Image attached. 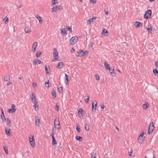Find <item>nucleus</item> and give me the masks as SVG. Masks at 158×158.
Returning a JSON list of instances; mask_svg holds the SVG:
<instances>
[{"label":"nucleus","mask_w":158,"mask_h":158,"mask_svg":"<svg viewBox=\"0 0 158 158\" xmlns=\"http://www.w3.org/2000/svg\"><path fill=\"white\" fill-rule=\"evenodd\" d=\"M104 64L105 68L106 69H108L109 70L110 73L113 76H115V73L114 71V69L113 68H110V65L107 64L106 62H105Z\"/></svg>","instance_id":"obj_1"},{"label":"nucleus","mask_w":158,"mask_h":158,"mask_svg":"<svg viewBox=\"0 0 158 158\" xmlns=\"http://www.w3.org/2000/svg\"><path fill=\"white\" fill-rule=\"evenodd\" d=\"M54 127L55 128L58 130H59L60 128V122L58 118L57 119L56 118L54 121Z\"/></svg>","instance_id":"obj_2"},{"label":"nucleus","mask_w":158,"mask_h":158,"mask_svg":"<svg viewBox=\"0 0 158 158\" xmlns=\"http://www.w3.org/2000/svg\"><path fill=\"white\" fill-rule=\"evenodd\" d=\"M152 11L150 10H147L144 15V17L147 19H149L150 18L152 14Z\"/></svg>","instance_id":"obj_3"},{"label":"nucleus","mask_w":158,"mask_h":158,"mask_svg":"<svg viewBox=\"0 0 158 158\" xmlns=\"http://www.w3.org/2000/svg\"><path fill=\"white\" fill-rule=\"evenodd\" d=\"M78 38L77 36L72 37L70 40V45L74 44L77 41Z\"/></svg>","instance_id":"obj_4"},{"label":"nucleus","mask_w":158,"mask_h":158,"mask_svg":"<svg viewBox=\"0 0 158 158\" xmlns=\"http://www.w3.org/2000/svg\"><path fill=\"white\" fill-rule=\"evenodd\" d=\"M53 54L54 56V59L53 60V61H55L58 58V53L55 48H54Z\"/></svg>","instance_id":"obj_5"},{"label":"nucleus","mask_w":158,"mask_h":158,"mask_svg":"<svg viewBox=\"0 0 158 158\" xmlns=\"http://www.w3.org/2000/svg\"><path fill=\"white\" fill-rule=\"evenodd\" d=\"M63 9V7L61 5H56L54 6L52 9V12H55L57 10H60Z\"/></svg>","instance_id":"obj_6"},{"label":"nucleus","mask_w":158,"mask_h":158,"mask_svg":"<svg viewBox=\"0 0 158 158\" xmlns=\"http://www.w3.org/2000/svg\"><path fill=\"white\" fill-rule=\"evenodd\" d=\"M154 124L153 122L150 123L149 124V129L148 132V134H150L152 132L154 129Z\"/></svg>","instance_id":"obj_7"},{"label":"nucleus","mask_w":158,"mask_h":158,"mask_svg":"<svg viewBox=\"0 0 158 158\" xmlns=\"http://www.w3.org/2000/svg\"><path fill=\"white\" fill-rule=\"evenodd\" d=\"M35 125L38 127H39L40 124V118L39 117L36 116L35 117Z\"/></svg>","instance_id":"obj_8"},{"label":"nucleus","mask_w":158,"mask_h":158,"mask_svg":"<svg viewBox=\"0 0 158 158\" xmlns=\"http://www.w3.org/2000/svg\"><path fill=\"white\" fill-rule=\"evenodd\" d=\"M85 52L83 50H80L76 54V55L77 56H82L84 55Z\"/></svg>","instance_id":"obj_9"},{"label":"nucleus","mask_w":158,"mask_h":158,"mask_svg":"<svg viewBox=\"0 0 158 158\" xmlns=\"http://www.w3.org/2000/svg\"><path fill=\"white\" fill-rule=\"evenodd\" d=\"M37 42H34L32 44V47L31 49L32 51L34 52L35 51L37 46Z\"/></svg>","instance_id":"obj_10"},{"label":"nucleus","mask_w":158,"mask_h":158,"mask_svg":"<svg viewBox=\"0 0 158 158\" xmlns=\"http://www.w3.org/2000/svg\"><path fill=\"white\" fill-rule=\"evenodd\" d=\"M34 104V107L35 108L34 109L35 111H38L39 110L38 105L37 102H36L35 100L33 102Z\"/></svg>","instance_id":"obj_11"},{"label":"nucleus","mask_w":158,"mask_h":158,"mask_svg":"<svg viewBox=\"0 0 158 158\" xmlns=\"http://www.w3.org/2000/svg\"><path fill=\"white\" fill-rule=\"evenodd\" d=\"M42 63L41 61L40 60H39L38 59H35L33 61V63L34 65H36L38 64H41Z\"/></svg>","instance_id":"obj_12"},{"label":"nucleus","mask_w":158,"mask_h":158,"mask_svg":"<svg viewBox=\"0 0 158 158\" xmlns=\"http://www.w3.org/2000/svg\"><path fill=\"white\" fill-rule=\"evenodd\" d=\"M30 97L31 98L32 102L33 103V102L35 100L36 102H37L36 101V98L35 95L34 94H32L30 95Z\"/></svg>","instance_id":"obj_13"},{"label":"nucleus","mask_w":158,"mask_h":158,"mask_svg":"<svg viewBox=\"0 0 158 158\" xmlns=\"http://www.w3.org/2000/svg\"><path fill=\"white\" fill-rule=\"evenodd\" d=\"M6 125L7 126L9 127H11L12 125V123L10 120L9 118H7L6 119Z\"/></svg>","instance_id":"obj_14"},{"label":"nucleus","mask_w":158,"mask_h":158,"mask_svg":"<svg viewBox=\"0 0 158 158\" xmlns=\"http://www.w3.org/2000/svg\"><path fill=\"white\" fill-rule=\"evenodd\" d=\"M135 26L136 28H138L142 26V24L139 22L136 21Z\"/></svg>","instance_id":"obj_15"},{"label":"nucleus","mask_w":158,"mask_h":158,"mask_svg":"<svg viewBox=\"0 0 158 158\" xmlns=\"http://www.w3.org/2000/svg\"><path fill=\"white\" fill-rule=\"evenodd\" d=\"M146 28L149 33L152 32V28L151 25H150L149 26H148V27H146Z\"/></svg>","instance_id":"obj_16"},{"label":"nucleus","mask_w":158,"mask_h":158,"mask_svg":"<svg viewBox=\"0 0 158 158\" xmlns=\"http://www.w3.org/2000/svg\"><path fill=\"white\" fill-rule=\"evenodd\" d=\"M146 133V132H143L141 134H140L139 137L138 141H139V140L143 139V135Z\"/></svg>","instance_id":"obj_17"},{"label":"nucleus","mask_w":158,"mask_h":158,"mask_svg":"<svg viewBox=\"0 0 158 158\" xmlns=\"http://www.w3.org/2000/svg\"><path fill=\"white\" fill-rule=\"evenodd\" d=\"M64 65V64L62 62H60L58 64L57 67L59 69H61L62 68Z\"/></svg>","instance_id":"obj_18"},{"label":"nucleus","mask_w":158,"mask_h":158,"mask_svg":"<svg viewBox=\"0 0 158 158\" xmlns=\"http://www.w3.org/2000/svg\"><path fill=\"white\" fill-rule=\"evenodd\" d=\"M4 80L5 81H8L10 80V77L8 75H6L4 77Z\"/></svg>","instance_id":"obj_19"},{"label":"nucleus","mask_w":158,"mask_h":158,"mask_svg":"<svg viewBox=\"0 0 158 158\" xmlns=\"http://www.w3.org/2000/svg\"><path fill=\"white\" fill-rule=\"evenodd\" d=\"M65 83L67 84L68 83L69 81L68 78L69 77V76L67 75L66 74H65Z\"/></svg>","instance_id":"obj_20"},{"label":"nucleus","mask_w":158,"mask_h":158,"mask_svg":"<svg viewBox=\"0 0 158 158\" xmlns=\"http://www.w3.org/2000/svg\"><path fill=\"white\" fill-rule=\"evenodd\" d=\"M5 132L6 134L7 135V136H9L10 135V129L9 128H6L5 129Z\"/></svg>","instance_id":"obj_21"},{"label":"nucleus","mask_w":158,"mask_h":158,"mask_svg":"<svg viewBox=\"0 0 158 158\" xmlns=\"http://www.w3.org/2000/svg\"><path fill=\"white\" fill-rule=\"evenodd\" d=\"M1 118L2 119L3 121H4V120H5L6 119L4 116L3 112L2 111V112L1 113Z\"/></svg>","instance_id":"obj_22"},{"label":"nucleus","mask_w":158,"mask_h":158,"mask_svg":"<svg viewBox=\"0 0 158 158\" xmlns=\"http://www.w3.org/2000/svg\"><path fill=\"white\" fill-rule=\"evenodd\" d=\"M45 70L47 73L49 74V70H50V68L49 66L45 65Z\"/></svg>","instance_id":"obj_23"},{"label":"nucleus","mask_w":158,"mask_h":158,"mask_svg":"<svg viewBox=\"0 0 158 158\" xmlns=\"http://www.w3.org/2000/svg\"><path fill=\"white\" fill-rule=\"evenodd\" d=\"M60 32L61 34H65V35H66L67 34V32L64 28H63L61 29Z\"/></svg>","instance_id":"obj_24"},{"label":"nucleus","mask_w":158,"mask_h":158,"mask_svg":"<svg viewBox=\"0 0 158 158\" xmlns=\"http://www.w3.org/2000/svg\"><path fill=\"white\" fill-rule=\"evenodd\" d=\"M52 94L53 98H56V94L55 90H53L52 91Z\"/></svg>","instance_id":"obj_25"},{"label":"nucleus","mask_w":158,"mask_h":158,"mask_svg":"<svg viewBox=\"0 0 158 158\" xmlns=\"http://www.w3.org/2000/svg\"><path fill=\"white\" fill-rule=\"evenodd\" d=\"M36 17L38 19L39 23H42L43 20L41 17L40 16L37 15V16H36Z\"/></svg>","instance_id":"obj_26"},{"label":"nucleus","mask_w":158,"mask_h":158,"mask_svg":"<svg viewBox=\"0 0 158 158\" xmlns=\"http://www.w3.org/2000/svg\"><path fill=\"white\" fill-rule=\"evenodd\" d=\"M30 143L32 147L34 148L35 147V139H34V141H31V142Z\"/></svg>","instance_id":"obj_27"},{"label":"nucleus","mask_w":158,"mask_h":158,"mask_svg":"<svg viewBox=\"0 0 158 158\" xmlns=\"http://www.w3.org/2000/svg\"><path fill=\"white\" fill-rule=\"evenodd\" d=\"M76 140L79 141H81L82 139V138L81 136H76Z\"/></svg>","instance_id":"obj_28"},{"label":"nucleus","mask_w":158,"mask_h":158,"mask_svg":"<svg viewBox=\"0 0 158 158\" xmlns=\"http://www.w3.org/2000/svg\"><path fill=\"white\" fill-rule=\"evenodd\" d=\"M11 109H13V111H15L16 110V106L15 104H12V105L11 106Z\"/></svg>","instance_id":"obj_29"},{"label":"nucleus","mask_w":158,"mask_h":158,"mask_svg":"<svg viewBox=\"0 0 158 158\" xmlns=\"http://www.w3.org/2000/svg\"><path fill=\"white\" fill-rule=\"evenodd\" d=\"M57 89L58 91V92L60 93H62L63 92V89L62 87H58Z\"/></svg>","instance_id":"obj_30"},{"label":"nucleus","mask_w":158,"mask_h":158,"mask_svg":"<svg viewBox=\"0 0 158 158\" xmlns=\"http://www.w3.org/2000/svg\"><path fill=\"white\" fill-rule=\"evenodd\" d=\"M52 145H56L57 144V143L56 142V140L55 138L52 139Z\"/></svg>","instance_id":"obj_31"},{"label":"nucleus","mask_w":158,"mask_h":158,"mask_svg":"<svg viewBox=\"0 0 158 158\" xmlns=\"http://www.w3.org/2000/svg\"><path fill=\"white\" fill-rule=\"evenodd\" d=\"M153 73L155 75H158V70L156 69H154L153 70Z\"/></svg>","instance_id":"obj_32"},{"label":"nucleus","mask_w":158,"mask_h":158,"mask_svg":"<svg viewBox=\"0 0 158 158\" xmlns=\"http://www.w3.org/2000/svg\"><path fill=\"white\" fill-rule=\"evenodd\" d=\"M4 149L6 154H8V151L7 150V147L6 146H4L3 147Z\"/></svg>","instance_id":"obj_33"},{"label":"nucleus","mask_w":158,"mask_h":158,"mask_svg":"<svg viewBox=\"0 0 158 158\" xmlns=\"http://www.w3.org/2000/svg\"><path fill=\"white\" fill-rule=\"evenodd\" d=\"M41 54H42V53L41 52H37L36 53V57H37V58H39L40 57Z\"/></svg>","instance_id":"obj_34"},{"label":"nucleus","mask_w":158,"mask_h":158,"mask_svg":"<svg viewBox=\"0 0 158 158\" xmlns=\"http://www.w3.org/2000/svg\"><path fill=\"white\" fill-rule=\"evenodd\" d=\"M29 142H31V141H34V137L33 136H31L30 137H29Z\"/></svg>","instance_id":"obj_35"},{"label":"nucleus","mask_w":158,"mask_h":158,"mask_svg":"<svg viewBox=\"0 0 158 158\" xmlns=\"http://www.w3.org/2000/svg\"><path fill=\"white\" fill-rule=\"evenodd\" d=\"M85 130L87 131H89V128L88 125L85 124Z\"/></svg>","instance_id":"obj_36"},{"label":"nucleus","mask_w":158,"mask_h":158,"mask_svg":"<svg viewBox=\"0 0 158 158\" xmlns=\"http://www.w3.org/2000/svg\"><path fill=\"white\" fill-rule=\"evenodd\" d=\"M91 154V158H96V154L95 153L93 152Z\"/></svg>","instance_id":"obj_37"},{"label":"nucleus","mask_w":158,"mask_h":158,"mask_svg":"<svg viewBox=\"0 0 158 158\" xmlns=\"http://www.w3.org/2000/svg\"><path fill=\"white\" fill-rule=\"evenodd\" d=\"M97 105V102L96 101H95L94 102H92V106H94L95 107Z\"/></svg>","instance_id":"obj_38"},{"label":"nucleus","mask_w":158,"mask_h":158,"mask_svg":"<svg viewBox=\"0 0 158 158\" xmlns=\"http://www.w3.org/2000/svg\"><path fill=\"white\" fill-rule=\"evenodd\" d=\"M55 109L57 111H59V106H58L57 104H56L55 107Z\"/></svg>","instance_id":"obj_39"},{"label":"nucleus","mask_w":158,"mask_h":158,"mask_svg":"<svg viewBox=\"0 0 158 158\" xmlns=\"http://www.w3.org/2000/svg\"><path fill=\"white\" fill-rule=\"evenodd\" d=\"M57 0H52V4L53 5H55L57 3Z\"/></svg>","instance_id":"obj_40"},{"label":"nucleus","mask_w":158,"mask_h":158,"mask_svg":"<svg viewBox=\"0 0 158 158\" xmlns=\"http://www.w3.org/2000/svg\"><path fill=\"white\" fill-rule=\"evenodd\" d=\"M83 110L82 109H81V108L79 109L78 110V114L79 115V114H82V112H83Z\"/></svg>","instance_id":"obj_41"},{"label":"nucleus","mask_w":158,"mask_h":158,"mask_svg":"<svg viewBox=\"0 0 158 158\" xmlns=\"http://www.w3.org/2000/svg\"><path fill=\"white\" fill-rule=\"evenodd\" d=\"M25 32L29 33L31 31V30L30 29H25Z\"/></svg>","instance_id":"obj_42"},{"label":"nucleus","mask_w":158,"mask_h":158,"mask_svg":"<svg viewBox=\"0 0 158 158\" xmlns=\"http://www.w3.org/2000/svg\"><path fill=\"white\" fill-rule=\"evenodd\" d=\"M5 20V24H6L8 22V18L6 17L4 19H3V20Z\"/></svg>","instance_id":"obj_43"},{"label":"nucleus","mask_w":158,"mask_h":158,"mask_svg":"<svg viewBox=\"0 0 158 158\" xmlns=\"http://www.w3.org/2000/svg\"><path fill=\"white\" fill-rule=\"evenodd\" d=\"M89 98V95L87 96V98L85 99V102L86 103H87L88 102V101Z\"/></svg>","instance_id":"obj_44"},{"label":"nucleus","mask_w":158,"mask_h":158,"mask_svg":"<svg viewBox=\"0 0 158 158\" xmlns=\"http://www.w3.org/2000/svg\"><path fill=\"white\" fill-rule=\"evenodd\" d=\"M15 111H13V109H9L8 110V112L9 113H13L15 112Z\"/></svg>","instance_id":"obj_45"},{"label":"nucleus","mask_w":158,"mask_h":158,"mask_svg":"<svg viewBox=\"0 0 158 158\" xmlns=\"http://www.w3.org/2000/svg\"><path fill=\"white\" fill-rule=\"evenodd\" d=\"M148 107V105L146 104H143V108L144 109H146Z\"/></svg>","instance_id":"obj_46"},{"label":"nucleus","mask_w":158,"mask_h":158,"mask_svg":"<svg viewBox=\"0 0 158 158\" xmlns=\"http://www.w3.org/2000/svg\"><path fill=\"white\" fill-rule=\"evenodd\" d=\"M102 32L104 34L105 33H107L108 32L106 29L104 28L102 31Z\"/></svg>","instance_id":"obj_47"},{"label":"nucleus","mask_w":158,"mask_h":158,"mask_svg":"<svg viewBox=\"0 0 158 158\" xmlns=\"http://www.w3.org/2000/svg\"><path fill=\"white\" fill-rule=\"evenodd\" d=\"M95 76L96 80H99L100 79V77L99 75H95Z\"/></svg>","instance_id":"obj_48"},{"label":"nucleus","mask_w":158,"mask_h":158,"mask_svg":"<svg viewBox=\"0 0 158 158\" xmlns=\"http://www.w3.org/2000/svg\"><path fill=\"white\" fill-rule=\"evenodd\" d=\"M54 133L53 130H52V134H51V136H52V139L55 138L54 136Z\"/></svg>","instance_id":"obj_49"},{"label":"nucleus","mask_w":158,"mask_h":158,"mask_svg":"<svg viewBox=\"0 0 158 158\" xmlns=\"http://www.w3.org/2000/svg\"><path fill=\"white\" fill-rule=\"evenodd\" d=\"M49 82H46L45 83V86L46 87H49Z\"/></svg>","instance_id":"obj_50"},{"label":"nucleus","mask_w":158,"mask_h":158,"mask_svg":"<svg viewBox=\"0 0 158 158\" xmlns=\"http://www.w3.org/2000/svg\"><path fill=\"white\" fill-rule=\"evenodd\" d=\"M87 21L89 22V24H91V23L93 21V20H92V19L91 18L89 19V20H88Z\"/></svg>","instance_id":"obj_51"},{"label":"nucleus","mask_w":158,"mask_h":158,"mask_svg":"<svg viewBox=\"0 0 158 158\" xmlns=\"http://www.w3.org/2000/svg\"><path fill=\"white\" fill-rule=\"evenodd\" d=\"M76 130L79 132H80L81 130L80 128L78 127V126L76 127Z\"/></svg>","instance_id":"obj_52"},{"label":"nucleus","mask_w":158,"mask_h":158,"mask_svg":"<svg viewBox=\"0 0 158 158\" xmlns=\"http://www.w3.org/2000/svg\"><path fill=\"white\" fill-rule=\"evenodd\" d=\"M90 2L94 4L96 2V0H90Z\"/></svg>","instance_id":"obj_53"},{"label":"nucleus","mask_w":158,"mask_h":158,"mask_svg":"<svg viewBox=\"0 0 158 158\" xmlns=\"http://www.w3.org/2000/svg\"><path fill=\"white\" fill-rule=\"evenodd\" d=\"M96 110V108L94 106H92V111H93L94 110Z\"/></svg>","instance_id":"obj_54"},{"label":"nucleus","mask_w":158,"mask_h":158,"mask_svg":"<svg viewBox=\"0 0 158 158\" xmlns=\"http://www.w3.org/2000/svg\"><path fill=\"white\" fill-rule=\"evenodd\" d=\"M155 65L156 67H158V62H155Z\"/></svg>","instance_id":"obj_55"},{"label":"nucleus","mask_w":158,"mask_h":158,"mask_svg":"<svg viewBox=\"0 0 158 158\" xmlns=\"http://www.w3.org/2000/svg\"><path fill=\"white\" fill-rule=\"evenodd\" d=\"M71 52L72 53H73L74 52V51H75V49H74V48H71Z\"/></svg>","instance_id":"obj_56"},{"label":"nucleus","mask_w":158,"mask_h":158,"mask_svg":"<svg viewBox=\"0 0 158 158\" xmlns=\"http://www.w3.org/2000/svg\"><path fill=\"white\" fill-rule=\"evenodd\" d=\"M12 82H11L10 81H9L8 82H7V85H10L12 84Z\"/></svg>","instance_id":"obj_57"},{"label":"nucleus","mask_w":158,"mask_h":158,"mask_svg":"<svg viewBox=\"0 0 158 158\" xmlns=\"http://www.w3.org/2000/svg\"><path fill=\"white\" fill-rule=\"evenodd\" d=\"M67 28L69 30V31L70 32H72V28L71 27H68Z\"/></svg>","instance_id":"obj_58"},{"label":"nucleus","mask_w":158,"mask_h":158,"mask_svg":"<svg viewBox=\"0 0 158 158\" xmlns=\"http://www.w3.org/2000/svg\"><path fill=\"white\" fill-rule=\"evenodd\" d=\"M93 43H91L89 44V48H90V47H92L93 46Z\"/></svg>","instance_id":"obj_59"},{"label":"nucleus","mask_w":158,"mask_h":158,"mask_svg":"<svg viewBox=\"0 0 158 158\" xmlns=\"http://www.w3.org/2000/svg\"><path fill=\"white\" fill-rule=\"evenodd\" d=\"M105 13H106V15H108V14L109 11H106V10H105Z\"/></svg>","instance_id":"obj_60"},{"label":"nucleus","mask_w":158,"mask_h":158,"mask_svg":"<svg viewBox=\"0 0 158 158\" xmlns=\"http://www.w3.org/2000/svg\"><path fill=\"white\" fill-rule=\"evenodd\" d=\"M96 17L94 16L91 19H92V20H93V21L94 19H96Z\"/></svg>","instance_id":"obj_61"},{"label":"nucleus","mask_w":158,"mask_h":158,"mask_svg":"<svg viewBox=\"0 0 158 158\" xmlns=\"http://www.w3.org/2000/svg\"><path fill=\"white\" fill-rule=\"evenodd\" d=\"M101 107L102 109H103L105 108L104 106L103 105H101Z\"/></svg>","instance_id":"obj_62"},{"label":"nucleus","mask_w":158,"mask_h":158,"mask_svg":"<svg viewBox=\"0 0 158 158\" xmlns=\"http://www.w3.org/2000/svg\"><path fill=\"white\" fill-rule=\"evenodd\" d=\"M17 7L18 8H20L22 7V5H18L17 6Z\"/></svg>","instance_id":"obj_63"},{"label":"nucleus","mask_w":158,"mask_h":158,"mask_svg":"<svg viewBox=\"0 0 158 158\" xmlns=\"http://www.w3.org/2000/svg\"><path fill=\"white\" fill-rule=\"evenodd\" d=\"M19 79H22V77L21 76V75H20V76H19Z\"/></svg>","instance_id":"obj_64"}]
</instances>
